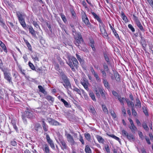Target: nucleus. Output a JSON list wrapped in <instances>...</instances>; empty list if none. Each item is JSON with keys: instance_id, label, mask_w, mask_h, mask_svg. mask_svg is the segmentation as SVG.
I'll return each mask as SVG.
<instances>
[{"instance_id": "bb28decb", "label": "nucleus", "mask_w": 153, "mask_h": 153, "mask_svg": "<svg viewBox=\"0 0 153 153\" xmlns=\"http://www.w3.org/2000/svg\"><path fill=\"white\" fill-rule=\"evenodd\" d=\"M94 41L93 39L91 40L90 41V45L93 51H94L95 49L94 47Z\"/></svg>"}, {"instance_id": "a18cd8bd", "label": "nucleus", "mask_w": 153, "mask_h": 153, "mask_svg": "<svg viewBox=\"0 0 153 153\" xmlns=\"http://www.w3.org/2000/svg\"><path fill=\"white\" fill-rule=\"evenodd\" d=\"M85 138L88 140H89L90 139V135L88 133H85Z\"/></svg>"}, {"instance_id": "4c0bfd02", "label": "nucleus", "mask_w": 153, "mask_h": 153, "mask_svg": "<svg viewBox=\"0 0 153 153\" xmlns=\"http://www.w3.org/2000/svg\"><path fill=\"white\" fill-rule=\"evenodd\" d=\"M102 107L103 111L105 113L108 114V111L105 105H102Z\"/></svg>"}, {"instance_id": "4be33fe9", "label": "nucleus", "mask_w": 153, "mask_h": 153, "mask_svg": "<svg viewBox=\"0 0 153 153\" xmlns=\"http://www.w3.org/2000/svg\"><path fill=\"white\" fill-rule=\"evenodd\" d=\"M103 83L107 89L109 88V85L108 81L106 79H104L103 81Z\"/></svg>"}, {"instance_id": "20e7f679", "label": "nucleus", "mask_w": 153, "mask_h": 153, "mask_svg": "<svg viewBox=\"0 0 153 153\" xmlns=\"http://www.w3.org/2000/svg\"><path fill=\"white\" fill-rule=\"evenodd\" d=\"M82 19L83 21L88 27H90L91 26L90 23L85 13H82Z\"/></svg>"}, {"instance_id": "4d7b16f0", "label": "nucleus", "mask_w": 153, "mask_h": 153, "mask_svg": "<svg viewBox=\"0 0 153 153\" xmlns=\"http://www.w3.org/2000/svg\"><path fill=\"white\" fill-rule=\"evenodd\" d=\"M12 124L13 125V127L15 129L16 131H17V128L16 126V125L15 124V123L14 122L12 121Z\"/></svg>"}, {"instance_id": "2f4dec72", "label": "nucleus", "mask_w": 153, "mask_h": 153, "mask_svg": "<svg viewBox=\"0 0 153 153\" xmlns=\"http://www.w3.org/2000/svg\"><path fill=\"white\" fill-rule=\"evenodd\" d=\"M29 29L30 32L33 36H34L36 35L35 31L32 27H30Z\"/></svg>"}, {"instance_id": "72a5a7b5", "label": "nucleus", "mask_w": 153, "mask_h": 153, "mask_svg": "<svg viewBox=\"0 0 153 153\" xmlns=\"http://www.w3.org/2000/svg\"><path fill=\"white\" fill-rule=\"evenodd\" d=\"M61 143L62 145V149H67V146L63 140H62L61 141Z\"/></svg>"}, {"instance_id": "473e14b6", "label": "nucleus", "mask_w": 153, "mask_h": 153, "mask_svg": "<svg viewBox=\"0 0 153 153\" xmlns=\"http://www.w3.org/2000/svg\"><path fill=\"white\" fill-rule=\"evenodd\" d=\"M90 96L91 97L92 100L94 101H96V100L94 94L92 92L90 91L89 93Z\"/></svg>"}, {"instance_id": "69168bd1", "label": "nucleus", "mask_w": 153, "mask_h": 153, "mask_svg": "<svg viewBox=\"0 0 153 153\" xmlns=\"http://www.w3.org/2000/svg\"><path fill=\"white\" fill-rule=\"evenodd\" d=\"M11 144L13 146H15L16 145V143L15 141L13 140L11 142Z\"/></svg>"}, {"instance_id": "e433bc0d", "label": "nucleus", "mask_w": 153, "mask_h": 153, "mask_svg": "<svg viewBox=\"0 0 153 153\" xmlns=\"http://www.w3.org/2000/svg\"><path fill=\"white\" fill-rule=\"evenodd\" d=\"M89 111L93 114H95L96 113L94 108L93 107H91L89 108Z\"/></svg>"}, {"instance_id": "603ef678", "label": "nucleus", "mask_w": 153, "mask_h": 153, "mask_svg": "<svg viewBox=\"0 0 153 153\" xmlns=\"http://www.w3.org/2000/svg\"><path fill=\"white\" fill-rule=\"evenodd\" d=\"M112 93L113 95L116 97H119L118 95V94L117 93V92L114 91H112Z\"/></svg>"}, {"instance_id": "a878e982", "label": "nucleus", "mask_w": 153, "mask_h": 153, "mask_svg": "<svg viewBox=\"0 0 153 153\" xmlns=\"http://www.w3.org/2000/svg\"><path fill=\"white\" fill-rule=\"evenodd\" d=\"M118 100H119L121 104L122 105H124L123 101H124L125 100V98L123 97H118L117 98Z\"/></svg>"}, {"instance_id": "7ed1b4c3", "label": "nucleus", "mask_w": 153, "mask_h": 153, "mask_svg": "<svg viewBox=\"0 0 153 153\" xmlns=\"http://www.w3.org/2000/svg\"><path fill=\"white\" fill-rule=\"evenodd\" d=\"M75 38L76 40L75 44L76 45L79 46V44H81L83 42V39L79 33H77L76 36H75Z\"/></svg>"}, {"instance_id": "dca6fc26", "label": "nucleus", "mask_w": 153, "mask_h": 153, "mask_svg": "<svg viewBox=\"0 0 153 153\" xmlns=\"http://www.w3.org/2000/svg\"><path fill=\"white\" fill-rule=\"evenodd\" d=\"M126 137L131 141H133L135 139L133 135L131 134H128Z\"/></svg>"}, {"instance_id": "412c9836", "label": "nucleus", "mask_w": 153, "mask_h": 153, "mask_svg": "<svg viewBox=\"0 0 153 153\" xmlns=\"http://www.w3.org/2000/svg\"><path fill=\"white\" fill-rule=\"evenodd\" d=\"M99 91L102 97L105 98V93L104 92V89L100 88L99 89Z\"/></svg>"}, {"instance_id": "c03bdc74", "label": "nucleus", "mask_w": 153, "mask_h": 153, "mask_svg": "<svg viewBox=\"0 0 153 153\" xmlns=\"http://www.w3.org/2000/svg\"><path fill=\"white\" fill-rule=\"evenodd\" d=\"M138 134L139 136L140 137V138L141 139V140H143L144 139V137L143 136V134L142 132L140 131H139L138 132Z\"/></svg>"}, {"instance_id": "5fc2aeb1", "label": "nucleus", "mask_w": 153, "mask_h": 153, "mask_svg": "<svg viewBox=\"0 0 153 153\" xmlns=\"http://www.w3.org/2000/svg\"><path fill=\"white\" fill-rule=\"evenodd\" d=\"M132 115L134 116H135L137 115V112L133 108L132 109Z\"/></svg>"}, {"instance_id": "f8f14e48", "label": "nucleus", "mask_w": 153, "mask_h": 153, "mask_svg": "<svg viewBox=\"0 0 153 153\" xmlns=\"http://www.w3.org/2000/svg\"><path fill=\"white\" fill-rule=\"evenodd\" d=\"M31 57L35 62L37 63L39 61V59L37 54L34 53L31 56Z\"/></svg>"}, {"instance_id": "8fccbe9b", "label": "nucleus", "mask_w": 153, "mask_h": 153, "mask_svg": "<svg viewBox=\"0 0 153 153\" xmlns=\"http://www.w3.org/2000/svg\"><path fill=\"white\" fill-rule=\"evenodd\" d=\"M122 133L123 135L124 136L127 137L128 134V133L124 130H122Z\"/></svg>"}, {"instance_id": "052dcab7", "label": "nucleus", "mask_w": 153, "mask_h": 153, "mask_svg": "<svg viewBox=\"0 0 153 153\" xmlns=\"http://www.w3.org/2000/svg\"><path fill=\"white\" fill-rule=\"evenodd\" d=\"M101 71L102 72L103 77L104 78H106V74L105 72L103 70H101Z\"/></svg>"}, {"instance_id": "aec40b11", "label": "nucleus", "mask_w": 153, "mask_h": 153, "mask_svg": "<svg viewBox=\"0 0 153 153\" xmlns=\"http://www.w3.org/2000/svg\"><path fill=\"white\" fill-rule=\"evenodd\" d=\"M19 22L24 28L25 30H27V28L26 27V25L25 22V20L20 21Z\"/></svg>"}, {"instance_id": "6e6d98bb", "label": "nucleus", "mask_w": 153, "mask_h": 153, "mask_svg": "<svg viewBox=\"0 0 153 153\" xmlns=\"http://www.w3.org/2000/svg\"><path fill=\"white\" fill-rule=\"evenodd\" d=\"M79 140L82 143V144H84V142L83 139V138H82V137L81 135H80V138H79Z\"/></svg>"}, {"instance_id": "de8ad7c7", "label": "nucleus", "mask_w": 153, "mask_h": 153, "mask_svg": "<svg viewBox=\"0 0 153 153\" xmlns=\"http://www.w3.org/2000/svg\"><path fill=\"white\" fill-rule=\"evenodd\" d=\"M93 75H94V77L96 78V80L97 81H100V78H99L98 74L97 73H95V74H93Z\"/></svg>"}, {"instance_id": "a211bd4d", "label": "nucleus", "mask_w": 153, "mask_h": 153, "mask_svg": "<svg viewBox=\"0 0 153 153\" xmlns=\"http://www.w3.org/2000/svg\"><path fill=\"white\" fill-rule=\"evenodd\" d=\"M96 138L99 143H104V140L100 136L97 135L96 136Z\"/></svg>"}, {"instance_id": "c9c22d12", "label": "nucleus", "mask_w": 153, "mask_h": 153, "mask_svg": "<svg viewBox=\"0 0 153 153\" xmlns=\"http://www.w3.org/2000/svg\"><path fill=\"white\" fill-rule=\"evenodd\" d=\"M17 15L19 21L24 20L23 16L20 13H17Z\"/></svg>"}, {"instance_id": "79ce46f5", "label": "nucleus", "mask_w": 153, "mask_h": 153, "mask_svg": "<svg viewBox=\"0 0 153 153\" xmlns=\"http://www.w3.org/2000/svg\"><path fill=\"white\" fill-rule=\"evenodd\" d=\"M76 57L77 58V59L78 61L80 62L81 64H82L83 63V61L82 60V59L80 58L79 55L78 54H76Z\"/></svg>"}, {"instance_id": "3c124183", "label": "nucleus", "mask_w": 153, "mask_h": 153, "mask_svg": "<svg viewBox=\"0 0 153 153\" xmlns=\"http://www.w3.org/2000/svg\"><path fill=\"white\" fill-rule=\"evenodd\" d=\"M128 27L130 29H131L132 32H134L135 31V29L134 28L131 24H129L128 25Z\"/></svg>"}, {"instance_id": "9d476101", "label": "nucleus", "mask_w": 153, "mask_h": 153, "mask_svg": "<svg viewBox=\"0 0 153 153\" xmlns=\"http://www.w3.org/2000/svg\"><path fill=\"white\" fill-rule=\"evenodd\" d=\"M46 139L48 142L49 144L51 147L53 149L55 148V146L53 142L50 137L49 135L47 134L46 135Z\"/></svg>"}, {"instance_id": "cd10ccee", "label": "nucleus", "mask_w": 153, "mask_h": 153, "mask_svg": "<svg viewBox=\"0 0 153 153\" xmlns=\"http://www.w3.org/2000/svg\"><path fill=\"white\" fill-rule=\"evenodd\" d=\"M45 98L48 101H51L52 102H53L54 100V98L52 97L50 95H48L46 96L45 97Z\"/></svg>"}, {"instance_id": "bf43d9fd", "label": "nucleus", "mask_w": 153, "mask_h": 153, "mask_svg": "<svg viewBox=\"0 0 153 153\" xmlns=\"http://www.w3.org/2000/svg\"><path fill=\"white\" fill-rule=\"evenodd\" d=\"M135 121H136V123L138 126H141V123H140V122L139 121V120L137 119H136Z\"/></svg>"}, {"instance_id": "393cba45", "label": "nucleus", "mask_w": 153, "mask_h": 153, "mask_svg": "<svg viewBox=\"0 0 153 153\" xmlns=\"http://www.w3.org/2000/svg\"><path fill=\"white\" fill-rule=\"evenodd\" d=\"M62 102L65 106L67 107H69L70 105L65 100L61 98L60 100Z\"/></svg>"}, {"instance_id": "37998d69", "label": "nucleus", "mask_w": 153, "mask_h": 153, "mask_svg": "<svg viewBox=\"0 0 153 153\" xmlns=\"http://www.w3.org/2000/svg\"><path fill=\"white\" fill-rule=\"evenodd\" d=\"M126 102L129 106H131V107H133L134 106V104L132 102L129 100H127Z\"/></svg>"}, {"instance_id": "49530a36", "label": "nucleus", "mask_w": 153, "mask_h": 153, "mask_svg": "<svg viewBox=\"0 0 153 153\" xmlns=\"http://www.w3.org/2000/svg\"><path fill=\"white\" fill-rule=\"evenodd\" d=\"M29 66L30 68L33 70H34L35 69L34 65L33 64L31 63L30 62H29L28 63Z\"/></svg>"}, {"instance_id": "ea45409f", "label": "nucleus", "mask_w": 153, "mask_h": 153, "mask_svg": "<svg viewBox=\"0 0 153 153\" xmlns=\"http://www.w3.org/2000/svg\"><path fill=\"white\" fill-rule=\"evenodd\" d=\"M115 77L116 80L119 82L120 81V78L119 75L117 74H116L115 75Z\"/></svg>"}, {"instance_id": "b1692460", "label": "nucleus", "mask_w": 153, "mask_h": 153, "mask_svg": "<svg viewBox=\"0 0 153 153\" xmlns=\"http://www.w3.org/2000/svg\"><path fill=\"white\" fill-rule=\"evenodd\" d=\"M85 151L86 153H91V150L89 146L87 145L85 146Z\"/></svg>"}, {"instance_id": "680f3d73", "label": "nucleus", "mask_w": 153, "mask_h": 153, "mask_svg": "<svg viewBox=\"0 0 153 153\" xmlns=\"http://www.w3.org/2000/svg\"><path fill=\"white\" fill-rule=\"evenodd\" d=\"M145 139L146 140V141L147 143L149 144H150L151 142L150 141V140H149V138L148 137L146 136V137H145Z\"/></svg>"}, {"instance_id": "4468645a", "label": "nucleus", "mask_w": 153, "mask_h": 153, "mask_svg": "<svg viewBox=\"0 0 153 153\" xmlns=\"http://www.w3.org/2000/svg\"><path fill=\"white\" fill-rule=\"evenodd\" d=\"M91 13L94 17V18L97 20V21L99 22V23L102 22L99 17L94 12H92Z\"/></svg>"}, {"instance_id": "c756f323", "label": "nucleus", "mask_w": 153, "mask_h": 153, "mask_svg": "<svg viewBox=\"0 0 153 153\" xmlns=\"http://www.w3.org/2000/svg\"><path fill=\"white\" fill-rule=\"evenodd\" d=\"M27 47H28V49L30 51H32V47L30 44L28 42V41L27 40H24Z\"/></svg>"}, {"instance_id": "864d4df0", "label": "nucleus", "mask_w": 153, "mask_h": 153, "mask_svg": "<svg viewBox=\"0 0 153 153\" xmlns=\"http://www.w3.org/2000/svg\"><path fill=\"white\" fill-rule=\"evenodd\" d=\"M61 18L64 22H66V19L65 18V16L63 14L61 15Z\"/></svg>"}, {"instance_id": "338daca9", "label": "nucleus", "mask_w": 153, "mask_h": 153, "mask_svg": "<svg viewBox=\"0 0 153 153\" xmlns=\"http://www.w3.org/2000/svg\"><path fill=\"white\" fill-rule=\"evenodd\" d=\"M33 24L34 25V26L36 28L38 27H39V26L37 24V22H33Z\"/></svg>"}, {"instance_id": "09e8293b", "label": "nucleus", "mask_w": 153, "mask_h": 153, "mask_svg": "<svg viewBox=\"0 0 153 153\" xmlns=\"http://www.w3.org/2000/svg\"><path fill=\"white\" fill-rule=\"evenodd\" d=\"M143 112L146 115H148V113L145 107H143Z\"/></svg>"}, {"instance_id": "f257e3e1", "label": "nucleus", "mask_w": 153, "mask_h": 153, "mask_svg": "<svg viewBox=\"0 0 153 153\" xmlns=\"http://www.w3.org/2000/svg\"><path fill=\"white\" fill-rule=\"evenodd\" d=\"M72 62L74 66L76 68L78 65V62L76 58L74 57L70 58L69 59L67 63L71 68L72 70L73 71H75V69L73 67Z\"/></svg>"}, {"instance_id": "0e129e2a", "label": "nucleus", "mask_w": 153, "mask_h": 153, "mask_svg": "<svg viewBox=\"0 0 153 153\" xmlns=\"http://www.w3.org/2000/svg\"><path fill=\"white\" fill-rule=\"evenodd\" d=\"M105 149L106 151L108 153L110 152V150L109 147L108 146H105Z\"/></svg>"}, {"instance_id": "13d9d810", "label": "nucleus", "mask_w": 153, "mask_h": 153, "mask_svg": "<svg viewBox=\"0 0 153 153\" xmlns=\"http://www.w3.org/2000/svg\"><path fill=\"white\" fill-rule=\"evenodd\" d=\"M111 116L114 118H116V114L115 113L114 111H111Z\"/></svg>"}, {"instance_id": "58836bf2", "label": "nucleus", "mask_w": 153, "mask_h": 153, "mask_svg": "<svg viewBox=\"0 0 153 153\" xmlns=\"http://www.w3.org/2000/svg\"><path fill=\"white\" fill-rule=\"evenodd\" d=\"M74 91H75L79 95L81 94V92L80 90L76 87H74L73 89Z\"/></svg>"}, {"instance_id": "2eb2a0df", "label": "nucleus", "mask_w": 153, "mask_h": 153, "mask_svg": "<svg viewBox=\"0 0 153 153\" xmlns=\"http://www.w3.org/2000/svg\"><path fill=\"white\" fill-rule=\"evenodd\" d=\"M129 128L133 133L135 134V132L137 130V128L134 124L131 125L129 127Z\"/></svg>"}, {"instance_id": "423d86ee", "label": "nucleus", "mask_w": 153, "mask_h": 153, "mask_svg": "<svg viewBox=\"0 0 153 153\" xmlns=\"http://www.w3.org/2000/svg\"><path fill=\"white\" fill-rule=\"evenodd\" d=\"M65 135L67 138L68 141L70 143L71 145H74L75 143V142L71 135L67 133L65 134Z\"/></svg>"}, {"instance_id": "9b49d317", "label": "nucleus", "mask_w": 153, "mask_h": 153, "mask_svg": "<svg viewBox=\"0 0 153 153\" xmlns=\"http://www.w3.org/2000/svg\"><path fill=\"white\" fill-rule=\"evenodd\" d=\"M48 120L49 123L51 125L57 126L59 125V123L53 119L51 118H49Z\"/></svg>"}, {"instance_id": "7c9ffc66", "label": "nucleus", "mask_w": 153, "mask_h": 153, "mask_svg": "<svg viewBox=\"0 0 153 153\" xmlns=\"http://www.w3.org/2000/svg\"><path fill=\"white\" fill-rule=\"evenodd\" d=\"M136 101L135 106L138 108H140L141 106V104L140 100L138 98H137L136 99Z\"/></svg>"}, {"instance_id": "5701e85b", "label": "nucleus", "mask_w": 153, "mask_h": 153, "mask_svg": "<svg viewBox=\"0 0 153 153\" xmlns=\"http://www.w3.org/2000/svg\"><path fill=\"white\" fill-rule=\"evenodd\" d=\"M121 17L122 19L126 22H128V19L127 17L125 16L123 12H122L121 13Z\"/></svg>"}, {"instance_id": "f3484780", "label": "nucleus", "mask_w": 153, "mask_h": 153, "mask_svg": "<svg viewBox=\"0 0 153 153\" xmlns=\"http://www.w3.org/2000/svg\"><path fill=\"white\" fill-rule=\"evenodd\" d=\"M44 148L43 150L44 151L45 153H50V150L49 147L47 144H45L44 145Z\"/></svg>"}, {"instance_id": "e2e57ef3", "label": "nucleus", "mask_w": 153, "mask_h": 153, "mask_svg": "<svg viewBox=\"0 0 153 153\" xmlns=\"http://www.w3.org/2000/svg\"><path fill=\"white\" fill-rule=\"evenodd\" d=\"M54 66L55 69L57 71H59V65L57 64H55Z\"/></svg>"}, {"instance_id": "f704fd0d", "label": "nucleus", "mask_w": 153, "mask_h": 153, "mask_svg": "<svg viewBox=\"0 0 153 153\" xmlns=\"http://www.w3.org/2000/svg\"><path fill=\"white\" fill-rule=\"evenodd\" d=\"M142 125L143 128L145 130V131H149V128L146 123H143Z\"/></svg>"}, {"instance_id": "a19ab883", "label": "nucleus", "mask_w": 153, "mask_h": 153, "mask_svg": "<svg viewBox=\"0 0 153 153\" xmlns=\"http://www.w3.org/2000/svg\"><path fill=\"white\" fill-rule=\"evenodd\" d=\"M19 69L21 73L24 76H25L26 75L25 73V70L22 69L21 67H19Z\"/></svg>"}, {"instance_id": "6ab92c4d", "label": "nucleus", "mask_w": 153, "mask_h": 153, "mask_svg": "<svg viewBox=\"0 0 153 153\" xmlns=\"http://www.w3.org/2000/svg\"><path fill=\"white\" fill-rule=\"evenodd\" d=\"M42 126L43 129L45 131H47L48 130V127L46 123H45L44 121H43L42 122Z\"/></svg>"}, {"instance_id": "0eeeda50", "label": "nucleus", "mask_w": 153, "mask_h": 153, "mask_svg": "<svg viewBox=\"0 0 153 153\" xmlns=\"http://www.w3.org/2000/svg\"><path fill=\"white\" fill-rule=\"evenodd\" d=\"M134 19L139 29L142 31H143L144 29L142 25L138 19V18L135 16L133 15Z\"/></svg>"}, {"instance_id": "ddd939ff", "label": "nucleus", "mask_w": 153, "mask_h": 153, "mask_svg": "<svg viewBox=\"0 0 153 153\" xmlns=\"http://www.w3.org/2000/svg\"><path fill=\"white\" fill-rule=\"evenodd\" d=\"M81 84L84 87L85 89L87 91H89V88L88 87L89 83L88 82L86 81H83L81 82Z\"/></svg>"}, {"instance_id": "39448f33", "label": "nucleus", "mask_w": 153, "mask_h": 153, "mask_svg": "<svg viewBox=\"0 0 153 153\" xmlns=\"http://www.w3.org/2000/svg\"><path fill=\"white\" fill-rule=\"evenodd\" d=\"M61 78L63 80L64 83L66 85L67 87L69 86L70 85V84L66 75L63 72H62L61 73Z\"/></svg>"}, {"instance_id": "c85d7f7f", "label": "nucleus", "mask_w": 153, "mask_h": 153, "mask_svg": "<svg viewBox=\"0 0 153 153\" xmlns=\"http://www.w3.org/2000/svg\"><path fill=\"white\" fill-rule=\"evenodd\" d=\"M38 87L40 91L44 94H46V91H45V89L41 85H39Z\"/></svg>"}, {"instance_id": "1a4fd4ad", "label": "nucleus", "mask_w": 153, "mask_h": 153, "mask_svg": "<svg viewBox=\"0 0 153 153\" xmlns=\"http://www.w3.org/2000/svg\"><path fill=\"white\" fill-rule=\"evenodd\" d=\"M25 115L27 118L30 119L33 118L34 116V114L30 110L25 111Z\"/></svg>"}, {"instance_id": "774afa93", "label": "nucleus", "mask_w": 153, "mask_h": 153, "mask_svg": "<svg viewBox=\"0 0 153 153\" xmlns=\"http://www.w3.org/2000/svg\"><path fill=\"white\" fill-rule=\"evenodd\" d=\"M149 4L151 6L153 5V1L152 0H147Z\"/></svg>"}, {"instance_id": "6e6552de", "label": "nucleus", "mask_w": 153, "mask_h": 153, "mask_svg": "<svg viewBox=\"0 0 153 153\" xmlns=\"http://www.w3.org/2000/svg\"><path fill=\"white\" fill-rule=\"evenodd\" d=\"M4 78L7 80L9 82H12V79L11 77L10 74L6 71H4Z\"/></svg>"}, {"instance_id": "f03ea898", "label": "nucleus", "mask_w": 153, "mask_h": 153, "mask_svg": "<svg viewBox=\"0 0 153 153\" xmlns=\"http://www.w3.org/2000/svg\"><path fill=\"white\" fill-rule=\"evenodd\" d=\"M99 24L100 30L102 36L104 37H107L108 36V35L106 31L105 25L102 22L99 23Z\"/></svg>"}]
</instances>
